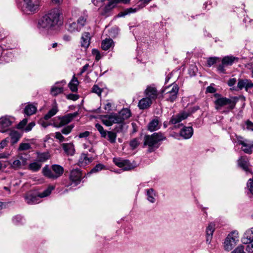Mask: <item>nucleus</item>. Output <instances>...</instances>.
I'll list each match as a JSON object with an SVG mask.
<instances>
[{"mask_svg":"<svg viewBox=\"0 0 253 253\" xmlns=\"http://www.w3.org/2000/svg\"><path fill=\"white\" fill-rule=\"evenodd\" d=\"M119 2H121L120 0H110L108 3L104 6H102V4H100V6H98L99 7L98 8L99 14L105 17L109 16L112 14L113 8Z\"/></svg>","mask_w":253,"mask_h":253,"instance_id":"nucleus-8","label":"nucleus"},{"mask_svg":"<svg viewBox=\"0 0 253 253\" xmlns=\"http://www.w3.org/2000/svg\"><path fill=\"white\" fill-rule=\"evenodd\" d=\"M101 120L103 124L106 126H111L113 124L119 123L117 114L104 115L102 117Z\"/></svg>","mask_w":253,"mask_h":253,"instance_id":"nucleus-16","label":"nucleus"},{"mask_svg":"<svg viewBox=\"0 0 253 253\" xmlns=\"http://www.w3.org/2000/svg\"><path fill=\"white\" fill-rule=\"evenodd\" d=\"M116 124H117V125L115 128V129L117 132L123 131L125 129L127 128V126L124 122L117 123Z\"/></svg>","mask_w":253,"mask_h":253,"instance_id":"nucleus-44","label":"nucleus"},{"mask_svg":"<svg viewBox=\"0 0 253 253\" xmlns=\"http://www.w3.org/2000/svg\"><path fill=\"white\" fill-rule=\"evenodd\" d=\"M55 138L59 140L61 142L66 141L65 138L62 135L60 132H56L55 133Z\"/></svg>","mask_w":253,"mask_h":253,"instance_id":"nucleus-52","label":"nucleus"},{"mask_svg":"<svg viewBox=\"0 0 253 253\" xmlns=\"http://www.w3.org/2000/svg\"><path fill=\"white\" fill-rule=\"evenodd\" d=\"M218 58L216 57H210L207 60V64L209 67H211L216 63Z\"/></svg>","mask_w":253,"mask_h":253,"instance_id":"nucleus-51","label":"nucleus"},{"mask_svg":"<svg viewBox=\"0 0 253 253\" xmlns=\"http://www.w3.org/2000/svg\"><path fill=\"white\" fill-rule=\"evenodd\" d=\"M62 146L67 155L73 156L74 154L75 150L72 143H63Z\"/></svg>","mask_w":253,"mask_h":253,"instance_id":"nucleus-28","label":"nucleus"},{"mask_svg":"<svg viewBox=\"0 0 253 253\" xmlns=\"http://www.w3.org/2000/svg\"><path fill=\"white\" fill-rule=\"evenodd\" d=\"M42 167V164L39 161L32 163L29 165V169L32 171H38Z\"/></svg>","mask_w":253,"mask_h":253,"instance_id":"nucleus-40","label":"nucleus"},{"mask_svg":"<svg viewBox=\"0 0 253 253\" xmlns=\"http://www.w3.org/2000/svg\"><path fill=\"white\" fill-rule=\"evenodd\" d=\"M140 144L138 138H134L130 141L129 145L132 149H135Z\"/></svg>","mask_w":253,"mask_h":253,"instance_id":"nucleus-47","label":"nucleus"},{"mask_svg":"<svg viewBox=\"0 0 253 253\" xmlns=\"http://www.w3.org/2000/svg\"><path fill=\"white\" fill-rule=\"evenodd\" d=\"M197 72V67L194 65H191L189 70H188V73L190 76H194L196 75V73Z\"/></svg>","mask_w":253,"mask_h":253,"instance_id":"nucleus-50","label":"nucleus"},{"mask_svg":"<svg viewBox=\"0 0 253 253\" xmlns=\"http://www.w3.org/2000/svg\"><path fill=\"white\" fill-rule=\"evenodd\" d=\"M117 115L119 123H121L129 118L131 116V112L129 109L125 108L120 111L118 114H117Z\"/></svg>","mask_w":253,"mask_h":253,"instance_id":"nucleus-20","label":"nucleus"},{"mask_svg":"<svg viewBox=\"0 0 253 253\" xmlns=\"http://www.w3.org/2000/svg\"><path fill=\"white\" fill-rule=\"evenodd\" d=\"M35 126V123L34 122L30 123L24 128L26 132H29L32 130L33 127Z\"/></svg>","mask_w":253,"mask_h":253,"instance_id":"nucleus-59","label":"nucleus"},{"mask_svg":"<svg viewBox=\"0 0 253 253\" xmlns=\"http://www.w3.org/2000/svg\"><path fill=\"white\" fill-rule=\"evenodd\" d=\"M92 92L100 96L102 92V89H101L97 85L94 84L92 88Z\"/></svg>","mask_w":253,"mask_h":253,"instance_id":"nucleus-49","label":"nucleus"},{"mask_svg":"<svg viewBox=\"0 0 253 253\" xmlns=\"http://www.w3.org/2000/svg\"><path fill=\"white\" fill-rule=\"evenodd\" d=\"M36 111L37 107L33 104H28L24 109V113L28 116L35 114Z\"/></svg>","mask_w":253,"mask_h":253,"instance_id":"nucleus-37","label":"nucleus"},{"mask_svg":"<svg viewBox=\"0 0 253 253\" xmlns=\"http://www.w3.org/2000/svg\"><path fill=\"white\" fill-rule=\"evenodd\" d=\"M66 84L64 80L60 82H57L55 85L52 86L50 90V93L53 96H57L63 91V86Z\"/></svg>","mask_w":253,"mask_h":253,"instance_id":"nucleus-19","label":"nucleus"},{"mask_svg":"<svg viewBox=\"0 0 253 253\" xmlns=\"http://www.w3.org/2000/svg\"><path fill=\"white\" fill-rule=\"evenodd\" d=\"M64 172V168L59 165H53L51 169L47 166H45L42 169L43 175L48 178L56 179L60 177Z\"/></svg>","mask_w":253,"mask_h":253,"instance_id":"nucleus-5","label":"nucleus"},{"mask_svg":"<svg viewBox=\"0 0 253 253\" xmlns=\"http://www.w3.org/2000/svg\"><path fill=\"white\" fill-rule=\"evenodd\" d=\"M79 115V113L78 112H74L73 113L68 114L66 115L63 116L61 118H60V123L59 125H55L56 127H61L63 126L66 125L69 123H70L72 120L76 118Z\"/></svg>","mask_w":253,"mask_h":253,"instance_id":"nucleus-15","label":"nucleus"},{"mask_svg":"<svg viewBox=\"0 0 253 253\" xmlns=\"http://www.w3.org/2000/svg\"><path fill=\"white\" fill-rule=\"evenodd\" d=\"M246 79L245 80H239L238 83V87L242 89L243 88L246 89Z\"/></svg>","mask_w":253,"mask_h":253,"instance_id":"nucleus-53","label":"nucleus"},{"mask_svg":"<svg viewBox=\"0 0 253 253\" xmlns=\"http://www.w3.org/2000/svg\"><path fill=\"white\" fill-rule=\"evenodd\" d=\"M66 97L68 99L76 101L79 98V96L77 94L70 93L67 95Z\"/></svg>","mask_w":253,"mask_h":253,"instance_id":"nucleus-58","label":"nucleus"},{"mask_svg":"<svg viewBox=\"0 0 253 253\" xmlns=\"http://www.w3.org/2000/svg\"><path fill=\"white\" fill-rule=\"evenodd\" d=\"M23 11L30 14L37 11L39 7L40 0H23Z\"/></svg>","mask_w":253,"mask_h":253,"instance_id":"nucleus-10","label":"nucleus"},{"mask_svg":"<svg viewBox=\"0 0 253 253\" xmlns=\"http://www.w3.org/2000/svg\"><path fill=\"white\" fill-rule=\"evenodd\" d=\"M215 229V225L213 223H209L206 229L207 242L210 243Z\"/></svg>","mask_w":253,"mask_h":253,"instance_id":"nucleus-30","label":"nucleus"},{"mask_svg":"<svg viewBox=\"0 0 253 253\" xmlns=\"http://www.w3.org/2000/svg\"><path fill=\"white\" fill-rule=\"evenodd\" d=\"M159 121L157 119L152 120L148 125V129L150 131H154L159 129Z\"/></svg>","mask_w":253,"mask_h":253,"instance_id":"nucleus-32","label":"nucleus"},{"mask_svg":"<svg viewBox=\"0 0 253 253\" xmlns=\"http://www.w3.org/2000/svg\"><path fill=\"white\" fill-rule=\"evenodd\" d=\"M107 135L108 136V140L111 143H114L116 142L117 134L116 132L112 131L107 132Z\"/></svg>","mask_w":253,"mask_h":253,"instance_id":"nucleus-43","label":"nucleus"},{"mask_svg":"<svg viewBox=\"0 0 253 253\" xmlns=\"http://www.w3.org/2000/svg\"><path fill=\"white\" fill-rule=\"evenodd\" d=\"M91 161V158H88L87 154L83 153L79 158L78 165L80 167H85L86 165L90 163Z\"/></svg>","mask_w":253,"mask_h":253,"instance_id":"nucleus-29","label":"nucleus"},{"mask_svg":"<svg viewBox=\"0 0 253 253\" xmlns=\"http://www.w3.org/2000/svg\"><path fill=\"white\" fill-rule=\"evenodd\" d=\"M79 82L78 79L74 75L68 84V86L73 92H76L78 90V85Z\"/></svg>","mask_w":253,"mask_h":253,"instance_id":"nucleus-33","label":"nucleus"},{"mask_svg":"<svg viewBox=\"0 0 253 253\" xmlns=\"http://www.w3.org/2000/svg\"><path fill=\"white\" fill-rule=\"evenodd\" d=\"M247 128L251 131H253V123L248 120L246 123Z\"/></svg>","mask_w":253,"mask_h":253,"instance_id":"nucleus-64","label":"nucleus"},{"mask_svg":"<svg viewBox=\"0 0 253 253\" xmlns=\"http://www.w3.org/2000/svg\"><path fill=\"white\" fill-rule=\"evenodd\" d=\"M178 90V85L176 84H172L163 88L161 93L163 98L172 102L177 98Z\"/></svg>","mask_w":253,"mask_h":253,"instance_id":"nucleus-6","label":"nucleus"},{"mask_svg":"<svg viewBox=\"0 0 253 253\" xmlns=\"http://www.w3.org/2000/svg\"><path fill=\"white\" fill-rule=\"evenodd\" d=\"M235 60H238V58L233 56H226L223 58L222 63L226 66L232 65Z\"/></svg>","mask_w":253,"mask_h":253,"instance_id":"nucleus-36","label":"nucleus"},{"mask_svg":"<svg viewBox=\"0 0 253 253\" xmlns=\"http://www.w3.org/2000/svg\"><path fill=\"white\" fill-rule=\"evenodd\" d=\"M253 87V83H252L250 80L246 79V90L248 91V89Z\"/></svg>","mask_w":253,"mask_h":253,"instance_id":"nucleus-62","label":"nucleus"},{"mask_svg":"<svg viewBox=\"0 0 253 253\" xmlns=\"http://www.w3.org/2000/svg\"><path fill=\"white\" fill-rule=\"evenodd\" d=\"M90 133V132L88 131L81 132L79 134V137L80 138H86L89 135Z\"/></svg>","mask_w":253,"mask_h":253,"instance_id":"nucleus-63","label":"nucleus"},{"mask_svg":"<svg viewBox=\"0 0 253 253\" xmlns=\"http://www.w3.org/2000/svg\"><path fill=\"white\" fill-rule=\"evenodd\" d=\"M238 165L245 171H249V161L247 156L241 157L238 160Z\"/></svg>","mask_w":253,"mask_h":253,"instance_id":"nucleus-22","label":"nucleus"},{"mask_svg":"<svg viewBox=\"0 0 253 253\" xmlns=\"http://www.w3.org/2000/svg\"><path fill=\"white\" fill-rule=\"evenodd\" d=\"M237 142L238 144L242 145L245 147L242 148V150L246 154H251L253 152V141L248 139H245L243 137L240 135H236Z\"/></svg>","mask_w":253,"mask_h":253,"instance_id":"nucleus-12","label":"nucleus"},{"mask_svg":"<svg viewBox=\"0 0 253 253\" xmlns=\"http://www.w3.org/2000/svg\"><path fill=\"white\" fill-rule=\"evenodd\" d=\"M153 101L145 97L139 100L138 106L140 109L144 110L149 108L152 105Z\"/></svg>","mask_w":253,"mask_h":253,"instance_id":"nucleus-26","label":"nucleus"},{"mask_svg":"<svg viewBox=\"0 0 253 253\" xmlns=\"http://www.w3.org/2000/svg\"><path fill=\"white\" fill-rule=\"evenodd\" d=\"M193 133V130L191 126H184L180 131V135L184 139L191 138Z\"/></svg>","mask_w":253,"mask_h":253,"instance_id":"nucleus-23","label":"nucleus"},{"mask_svg":"<svg viewBox=\"0 0 253 253\" xmlns=\"http://www.w3.org/2000/svg\"><path fill=\"white\" fill-rule=\"evenodd\" d=\"M144 93L146 97L151 100H155L158 96V91L154 85L147 86L144 91Z\"/></svg>","mask_w":253,"mask_h":253,"instance_id":"nucleus-17","label":"nucleus"},{"mask_svg":"<svg viewBox=\"0 0 253 253\" xmlns=\"http://www.w3.org/2000/svg\"><path fill=\"white\" fill-rule=\"evenodd\" d=\"M231 253H246L244 251V246L243 245L239 246Z\"/></svg>","mask_w":253,"mask_h":253,"instance_id":"nucleus-57","label":"nucleus"},{"mask_svg":"<svg viewBox=\"0 0 253 253\" xmlns=\"http://www.w3.org/2000/svg\"><path fill=\"white\" fill-rule=\"evenodd\" d=\"M91 36L89 32H84L82 34L81 43V46L85 48H87L90 45Z\"/></svg>","mask_w":253,"mask_h":253,"instance_id":"nucleus-21","label":"nucleus"},{"mask_svg":"<svg viewBox=\"0 0 253 253\" xmlns=\"http://www.w3.org/2000/svg\"><path fill=\"white\" fill-rule=\"evenodd\" d=\"M9 136L12 144L17 143L20 138L19 133L16 131H11L10 132Z\"/></svg>","mask_w":253,"mask_h":253,"instance_id":"nucleus-42","label":"nucleus"},{"mask_svg":"<svg viewBox=\"0 0 253 253\" xmlns=\"http://www.w3.org/2000/svg\"><path fill=\"white\" fill-rule=\"evenodd\" d=\"M226 66L225 64L221 62V64H220L217 67V70L219 73L225 74L226 70L225 69V67Z\"/></svg>","mask_w":253,"mask_h":253,"instance_id":"nucleus-60","label":"nucleus"},{"mask_svg":"<svg viewBox=\"0 0 253 253\" xmlns=\"http://www.w3.org/2000/svg\"><path fill=\"white\" fill-rule=\"evenodd\" d=\"M58 112V107L55 104L53 107L48 112V113L44 115V119L45 120H48L52 116H54Z\"/></svg>","mask_w":253,"mask_h":253,"instance_id":"nucleus-39","label":"nucleus"},{"mask_svg":"<svg viewBox=\"0 0 253 253\" xmlns=\"http://www.w3.org/2000/svg\"><path fill=\"white\" fill-rule=\"evenodd\" d=\"M12 119L7 117L0 118V127L5 128L9 126L12 122Z\"/></svg>","mask_w":253,"mask_h":253,"instance_id":"nucleus-31","label":"nucleus"},{"mask_svg":"<svg viewBox=\"0 0 253 253\" xmlns=\"http://www.w3.org/2000/svg\"><path fill=\"white\" fill-rule=\"evenodd\" d=\"M239 241V233L234 231L228 234L224 241V249L227 251H230L236 245Z\"/></svg>","mask_w":253,"mask_h":253,"instance_id":"nucleus-7","label":"nucleus"},{"mask_svg":"<svg viewBox=\"0 0 253 253\" xmlns=\"http://www.w3.org/2000/svg\"><path fill=\"white\" fill-rule=\"evenodd\" d=\"M105 166L102 164H98L94 167H93L90 171L87 173V176L93 173H96L100 170L105 169Z\"/></svg>","mask_w":253,"mask_h":253,"instance_id":"nucleus-41","label":"nucleus"},{"mask_svg":"<svg viewBox=\"0 0 253 253\" xmlns=\"http://www.w3.org/2000/svg\"><path fill=\"white\" fill-rule=\"evenodd\" d=\"M28 159L22 155H18L9 163L10 167L14 170L23 169L27 165Z\"/></svg>","mask_w":253,"mask_h":253,"instance_id":"nucleus-9","label":"nucleus"},{"mask_svg":"<svg viewBox=\"0 0 253 253\" xmlns=\"http://www.w3.org/2000/svg\"><path fill=\"white\" fill-rule=\"evenodd\" d=\"M70 180L76 185L79 184L82 179L81 171L79 169H72L70 172Z\"/></svg>","mask_w":253,"mask_h":253,"instance_id":"nucleus-18","label":"nucleus"},{"mask_svg":"<svg viewBox=\"0 0 253 253\" xmlns=\"http://www.w3.org/2000/svg\"><path fill=\"white\" fill-rule=\"evenodd\" d=\"M74 127V126L73 125L67 126L61 129V133H62L64 134L67 135L72 131Z\"/></svg>","mask_w":253,"mask_h":253,"instance_id":"nucleus-46","label":"nucleus"},{"mask_svg":"<svg viewBox=\"0 0 253 253\" xmlns=\"http://www.w3.org/2000/svg\"><path fill=\"white\" fill-rule=\"evenodd\" d=\"M215 97H218L214 102L215 109L219 110L222 107H226L229 111L233 110L236 106L239 98L236 96H233L230 98L221 97L218 93L215 94Z\"/></svg>","mask_w":253,"mask_h":253,"instance_id":"nucleus-3","label":"nucleus"},{"mask_svg":"<svg viewBox=\"0 0 253 253\" xmlns=\"http://www.w3.org/2000/svg\"><path fill=\"white\" fill-rule=\"evenodd\" d=\"M113 41L111 39H106L103 40L101 43L102 49L104 50H107L113 46Z\"/></svg>","mask_w":253,"mask_h":253,"instance_id":"nucleus-35","label":"nucleus"},{"mask_svg":"<svg viewBox=\"0 0 253 253\" xmlns=\"http://www.w3.org/2000/svg\"><path fill=\"white\" fill-rule=\"evenodd\" d=\"M247 187L250 193L253 195V177L248 180Z\"/></svg>","mask_w":253,"mask_h":253,"instance_id":"nucleus-48","label":"nucleus"},{"mask_svg":"<svg viewBox=\"0 0 253 253\" xmlns=\"http://www.w3.org/2000/svg\"><path fill=\"white\" fill-rule=\"evenodd\" d=\"M88 17L87 12L84 10L81 13L77 19V22L82 29L87 24Z\"/></svg>","mask_w":253,"mask_h":253,"instance_id":"nucleus-25","label":"nucleus"},{"mask_svg":"<svg viewBox=\"0 0 253 253\" xmlns=\"http://www.w3.org/2000/svg\"><path fill=\"white\" fill-rule=\"evenodd\" d=\"M27 123V119H24L22 121H21L18 125L17 127L19 129L23 128Z\"/></svg>","mask_w":253,"mask_h":253,"instance_id":"nucleus-61","label":"nucleus"},{"mask_svg":"<svg viewBox=\"0 0 253 253\" xmlns=\"http://www.w3.org/2000/svg\"><path fill=\"white\" fill-rule=\"evenodd\" d=\"M23 218L20 215H16L13 218V222L16 224L23 222Z\"/></svg>","mask_w":253,"mask_h":253,"instance_id":"nucleus-54","label":"nucleus"},{"mask_svg":"<svg viewBox=\"0 0 253 253\" xmlns=\"http://www.w3.org/2000/svg\"><path fill=\"white\" fill-rule=\"evenodd\" d=\"M152 0H139L134 7H130L125 9L124 11L119 13L118 17H121L127 14L134 13L141 8L144 7Z\"/></svg>","mask_w":253,"mask_h":253,"instance_id":"nucleus-11","label":"nucleus"},{"mask_svg":"<svg viewBox=\"0 0 253 253\" xmlns=\"http://www.w3.org/2000/svg\"><path fill=\"white\" fill-rule=\"evenodd\" d=\"M147 200L151 203H154L156 201V194L154 189L150 188L146 190Z\"/></svg>","mask_w":253,"mask_h":253,"instance_id":"nucleus-34","label":"nucleus"},{"mask_svg":"<svg viewBox=\"0 0 253 253\" xmlns=\"http://www.w3.org/2000/svg\"><path fill=\"white\" fill-rule=\"evenodd\" d=\"M188 116V114L186 112H183L178 115L173 116L170 120V123L172 124H176L182 120L186 119Z\"/></svg>","mask_w":253,"mask_h":253,"instance_id":"nucleus-24","label":"nucleus"},{"mask_svg":"<svg viewBox=\"0 0 253 253\" xmlns=\"http://www.w3.org/2000/svg\"><path fill=\"white\" fill-rule=\"evenodd\" d=\"M55 189L53 185L49 186L48 188L38 195L34 194L31 192L27 193L24 197L25 201L28 204H35L39 203L40 198H44L50 195L51 191Z\"/></svg>","mask_w":253,"mask_h":253,"instance_id":"nucleus-4","label":"nucleus"},{"mask_svg":"<svg viewBox=\"0 0 253 253\" xmlns=\"http://www.w3.org/2000/svg\"><path fill=\"white\" fill-rule=\"evenodd\" d=\"M50 158V155L47 152L39 153L37 152V158L38 161L41 163L44 162Z\"/></svg>","mask_w":253,"mask_h":253,"instance_id":"nucleus-38","label":"nucleus"},{"mask_svg":"<svg viewBox=\"0 0 253 253\" xmlns=\"http://www.w3.org/2000/svg\"><path fill=\"white\" fill-rule=\"evenodd\" d=\"M166 138L162 132H155L151 135H146L144 137V146L148 147V151L152 152L158 149L162 141Z\"/></svg>","mask_w":253,"mask_h":253,"instance_id":"nucleus-2","label":"nucleus"},{"mask_svg":"<svg viewBox=\"0 0 253 253\" xmlns=\"http://www.w3.org/2000/svg\"><path fill=\"white\" fill-rule=\"evenodd\" d=\"M242 242L244 244H248L246 248L248 252H253V227L245 232Z\"/></svg>","mask_w":253,"mask_h":253,"instance_id":"nucleus-13","label":"nucleus"},{"mask_svg":"<svg viewBox=\"0 0 253 253\" xmlns=\"http://www.w3.org/2000/svg\"><path fill=\"white\" fill-rule=\"evenodd\" d=\"M30 148V145L29 143H21L19 146V150H26Z\"/></svg>","mask_w":253,"mask_h":253,"instance_id":"nucleus-55","label":"nucleus"},{"mask_svg":"<svg viewBox=\"0 0 253 253\" xmlns=\"http://www.w3.org/2000/svg\"><path fill=\"white\" fill-rule=\"evenodd\" d=\"M95 127L97 130L100 132L102 137L105 138L107 136V131L105 130L102 126L99 124H95Z\"/></svg>","mask_w":253,"mask_h":253,"instance_id":"nucleus-45","label":"nucleus"},{"mask_svg":"<svg viewBox=\"0 0 253 253\" xmlns=\"http://www.w3.org/2000/svg\"><path fill=\"white\" fill-rule=\"evenodd\" d=\"M113 162L119 168H122L124 170H129L133 169L135 166L130 163L127 160H124L121 158H114Z\"/></svg>","mask_w":253,"mask_h":253,"instance_id":"nucleus-14","label":"nucleus"},{"mask_svg":"<svg viewBox=\"0 0 253 253\" xmlns=\"http://www.w3.org/2000/svg\"><path fill=\"white\" fill-rule=\"evenodd\" d=\"M66 28L68 31L71 33L79 32L82 29L77 21L72 22L69 21L67 23Z\"/></svg>","mask_w":253,"mask_h":253,"instance_id":"nucleus-27","label":"nucleus"},{"mask_svg":"<svg viewBox=\"0 0 253 253\" xmlns=\"http://www.w3.org/2000/svg\"><path fill=\"white\" fill-rule=\"evenodd\" d=\"M92 54L95 56L96 61H99L101 58V56L99 51L96 49H93L92 50Z\"/></svg>","mask_w":253,"mask_h":253,"instance_id":"nucleus-56","label":"nucleus"},{"mask_svg":"<svg viewBox=\"0 0 253 253\" xmlns=\"http://www.w3.org/2000/svg\"><path fill=\"white\" fill-rule=\"evenodd\" d=\"M61 14L59 8H54L42 17L39 21L38 27L40 29L49 30L57 25Z\"/></svg>","mask_w":253,"mask_h":253,"instance_id":"nucleus-1","label":"nucleus"}]
</instances>
